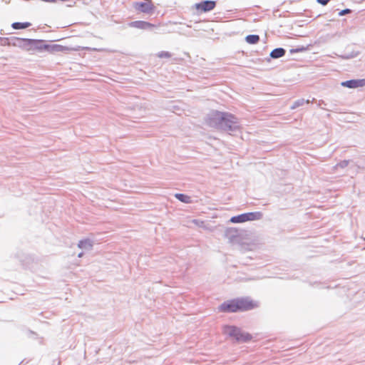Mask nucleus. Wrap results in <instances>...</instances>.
<instances>
[{
    "instance_id": "1",
    "label": "nucleus",
    "mask_w": 365,
    "mask_h": 365,
    "mask_svg": "<svg viewBox=\"0 0 365 365\" xmlns=\"http://www.w3.org/2000/svg\"><path fill=\"white\" fill-rule=\"evenodd\" d=\"M257 306V302L250 297H238L224 302L217 309L225 313L242 312L252 310Z\"/></svg>"
},
{
    "instance_id": "2",
    "label": "nucleus",
    "mask_w": 365,
    "mask_h": 365,
    "mask_svg": "<svg viewBox=\"0 0 365 365\" xmlns=\"http://www.w3.org/2000/svg\"><path fill=\"white\" fill-rule=\"evenodd\" d=\"M223 334L235 339L238 342H248L252 339V335L242 331L235 326L226 325L222 329Z\"/></svg>"
},
{
    "instance_id": "3",
    "label": "nucleus",
    "mask_w": 365,
    "mask_h": 365,
    "mask_svg": "<svg viewBox=\"0 0 365 365\" xmlns=\"http://www.w3.org/2000/svg\"><path fill=\"white\" fill-rule=\"evenodd\" d=\"M213 116V120L217 121L220 124H224L229 129H232V125L237 123V118L230 113L216 111Z\"/></svg>"
},
{
    "instance_id": "4",
    "label": "nucleus",
    "mask_w": 365,
    "mask_h": 365,
    "mask_svg": "<svg viewBox=\"0 0 365 365\" xmlns=\"http://www.w3.org/2000/svg\"><path fill=\"white\" fill-rule=\"evenodd\" d=\"M262 217L261 212H252L241 214L237 216H234L230 219V222L232 223H242L247 221H254L260 220Z\"/></svg>"
},
{
    "instance_id": "5",
    "label": "nucleus",
    "mask_w": 365,
    "mask_h": 365,
    "mask_svg": "<svg viewBox=\"0 0 365 365\" xmlns=\"http://www.w3.org/2000/svg\"><path fill=\"white\" fill-rule=\"evenodd\" d=\"M133 7L136 11L145 14L153 13L155 10V6L152 0H144L143 1L134 2Z\"/></svg>"
},
{
    "instance_id": "6",
    "label": "nucleus",
    "mask_w": 365,
    "mask_h": 365,
    "mask_svg": "<svg viewBox=\"0 0 365 365\" xmlns=\"http://www.w3.org/2000/svg\"><path fill=\"white\" fill-rule=\"evenodd\" d=\"M216 6V3L214 1H203L200 3L195 4V9L201 12L210 11Z\"/></svg>"
},
{
    "instance_id": "7",
    "label": "nucleus",
    "mask_w": 365,
    "mask_h": 365,
    "mask_svg": "<svg viewBox=\"0 0 365 365\" xmlns=\"http://www.w3.org/2000/svg\"><path fill=\"white\" fill-rule=\"evenodd\" d=\"M128 26L132 28L140 29V30H147L150 29L155 27L154 24H152L148 21H135L129 23Z\"/></svg>"
},
{
    "instance_id": "8",
    "label": "nucleus",
    "mask_w": 365,
    "mask_h": 365,
    "mask_svg": "<svg viewBox=\"0 0 365 365\" xmlns=\"http://www.w3.org/2000/svg\"><path fill=\"white\" fill-rule=\"evenodd\" d=\"M341 86L349 88L363 87L365 86V79L349 80L341 83Z\"/></svg>"
},
{
    "instance_id": "9",
    "label": "nucleus",
    "mask_w": 365,
    "mask_h": 365,
    "mask_svg": "<svg viewBox=\"0 0 365 365\" xmlns=\"http://www.w3.org/2000/svg\"><path fill=\"white\" fill-rule=\"evenodd\" d=\"M285 54V51L284 49L282 48H275L274 49L271 53H270V56L274 58H280V57H282Z\"/></svg>"
},
{
    "instance_id": "10",
    "label": "nucleus",
    "mask_w": 365,
    "mask_h": 365,
    "mask_svg": "<svg viewBox=\"0 0 365 365\" xmlns=\"http://www.w3.org/2000/svg\"><path fill=\"white\" fill-rule=\"evenodd\" d=\"M31 25L29 22H24V23H20V22H15L13 23L11 26L14 29H24L28 27H29Z\"/></svg>"
},
{
    "instance_id": "11",
    "label": "nucleus",
    "mask_w": 365,
    "mask_h": 365,
    "mask_svg": "<svg viewBox=\"0 0 365 365\" xmlns=\"http://www.w3.org/2000/svg\"><path fill=\"white\" fill-rule=\"evenodd\" d=\"M246 41L250 44L257 43L259 41V36L258 35H248L245 38Z\"/></svg>"
},
{
    "instance_id": "12",
    "label": "nucleus",
    "mask_w": 365,
    "mask_h": 365,
    "mask_svg": "<svg viewBox=\"0 0 365 365\" xmlns=\"http://www.w3.org/2000/svg\"><path fill=\"white\" fill-rule=\"evenodd\" d=\"M175 197L179 200H180L181 202H183L189 203L191 202L190 197L183 195V194L178 193L175 195Z\"/></svg>"
},
{
    "instance_id": "13",
    "label": "nucleus",
    "mask_w": 365,
    "mask_h": 365,
    "mask_svg": "<svg viewBox=\"0 0 365 365\" xmlns=\"http://www.w3.org/2000/svg\"><path fill=\"white\" fill-rule=\"evenodd\" d=\"M157 56H158V58H169L171 57V54L168 51H161V52H159L157 54Z\"/></svg>"
},
{
    "instance_id": "14",
    "label": "nucleus",
    "mask_w": 365,
    "mask_h": 365,
    "mask_svg": "<svg viewBox=\"0 0 365 365\" xmlns=\"http://www.w3.org/2000/svg\"><path fill=\"white\" fill-rule=\"evenodd\" d=\"M350 12H351V11H350V9H344V10H342V11H341L339 12V15H340V16H343V15H345V14H349Z\"/></svg>"
},
{
    "instance_id": "15",
    "label": "nucleus",
    "mask_w": 365,
    "mask_h": 365,
    "mask_svg": "<svg viewBox=\"0 0 365 365\" xmlns=\"http://www.w3.org/2000/svg\"><path fill=\"white\" fill-rule=\"evenodd\" d=\"M330 0H317V1L322 5H327Z\"/></svg>"
},
{
    "instance_id": "16",
    "label": "nucleus",
    "mask_w": 365,
    "mask_h": 365,
    "mask_svg": "<svg viewBox=\"0 0 365 365\" xmlns=\"http://www.w3.org/2000/svg\"><path fill=\"white\" fill-rule=\"evenodd\" d=\"M54 48L56 50V51H63L64 50L63 47L62 46H59V45H56L54 46Z\"/></svg>"
},
{
    "instance_id": "17",
    "label": "nucleus",
    "mask_w": 365,
    "mask_h": 365,
    "mask_svg": "<svg viewBox=\"0 0 365 365\" xmlns=\"http://www.w3.org/2000/svg\"><path fill=\"white\" fill-rule=\"evenodd\" d=\"M83 243H84L83 242H80V244H79V246H80L81 247H83Z\"/></svg>"
}]
</instances>
